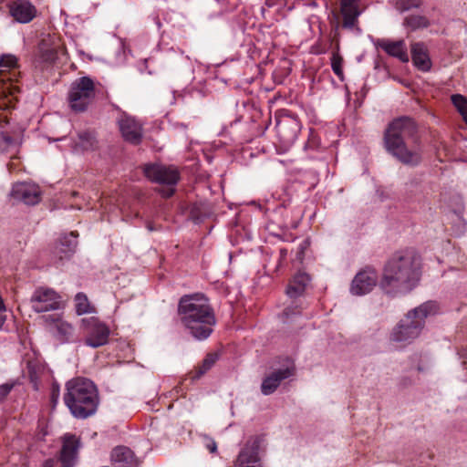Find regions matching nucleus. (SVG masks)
Returning <instances> with one entry per match:
<instances>
[{"label":"nucleus","mask_w":467,"mask_h":467,"mask_svg":"<svg viewBox=\"0 0 467 467\" xmlns=\"http://www.w3.org/2000/svg\"><path fill=\"white\" fill-rule=\"evenodd\" d=\"M421 275V257L411 248L395 252L385 262L379 287L391 296L406 294L416 287Z\"/></svg>","instance_id":"1"},{"label":"nucleus","mask_w":467,"mask_h":467,"mask_svg":"<svg viewBox=\"0 0 467 467\" xmlns=\"http://www.w3.org/2000/svg\"><path fill=\"white\" fill-rule=\"evenodd\" d=\"M383 140L387 151L403 164L416 166L421 161L420 139L413 119L407 116L394 119L388 124Z\"/></svg>","instance_id":"2"},{"label":"nucleus","mask_w":467,"mask_h":467,"mask_svg":"<svg viewBox=\"0 0 467 467\" xmlns=\"http://www.w3.org/2000/svg\"><path fill=\"white\" fill-rule=\"evenodd\" d=\"M178 315L185 329L198 340L208 338L216 324L209 299L202 294L182 296L178 304Z\"/></svg>","instance_id":"3"},{"label":"nucleus","mask_w":467,"mask_h":467,"mask_svg":"<svg viewBox=\"0 0 467 467\" xmlns=\"http://www.w3.org/2000/svg\"><path fill=\"white\" fill-rule=\"evenodd\" d=\"M63 400L75 418L87 419L96 413L99 404V394L98 388L90 379L78 377L66 383Z\"/></svg>","instance_id":"4"},{"label":"nucleus","mask_w":467,"mask_h":467,"mask_svg":"<svg viewBox=\"0 0 467 467\" xmlns=\"http://www.w3.org/2000/svg\"><path fill=\"white\" fill-rule=\"evenodd\" d=\"M437 309V304L430 301L410 311L393 329L391 340L407 343L418 337L424 326L425 318L436 313Z\"/></svg>","instance_id":"5"},{"label":"nucleus","mask_w":467,"mask_h":467,"mask_svg":"<svg viewBox=\"0 0 467 467\" xmlns=\"http://www.w3.org/2000/svg\"><path fill=\"white\" fill-rule=\"evenodd\" d=\"M96 84L88 77H81L72 82L68 91V103L76 112L85 111L96 97Z\"/></svg>","instance_id":"6"},{"label":"nucleus","mask_w":467,"mask_h":467,"mask_svg":"<svg viewBox=\"0 0 467 467\" xmlns=\"http://www.w3.org/2000/svg\"><path fill=\"white\" fill-rule=\"evenodd\" d=\"M81 326L85 332V343L92 348L104 346L109 341V327L96 317L81 319Z\"/></svg>","instance_id":"7"},{"label":"nucleus","mask_w":467,"mask_h":467,"mask_svg":"<svg viewBox=\"0 0 467 467\" xmlns=\"http://www.w3.org/2000/svg\"><path fill=\"white\" fill-rule=\"evenodd\" d=\"M30 304L36 313L57 310L61 307V296L52 288L39 286L33 292Z\"/></svg>","instance_id":"8"},{"label":"nucleus","mask_w":467,"mask_h":467,"mask_svg":"<svg viewBox=\"0 0 467 467\" xmlns=\"http://www.w3.org/2000/svg\"><path fill=\"white\" fill-rule=\"evenodd\" d=\"M264 441V436H251L240 451L234 467H263L259 451Z\"/></svg>","instance_id":"9"},{"label":"nucleus","mask_w":467,"mask_h":467,"mask_svg":"<svg viewBox=\"0 0 467 467\" xmlns=\"http://www.w3.org/2000/svg\"><path fill=\"white\" fill-rule=\"evenodd\" d=\"M143 171L150 181L160 184L175 185L180 180V172L173 166L147 164Z\"/></svg>","instance_id":"10"},{"label":"nucleus","mask_w":467,"mask_h":467,"mask_svg":"<svg viewBox=\"0 0 467 467\" xmlns=\"http://www.w3.org/2000/svg\"><path fill=\"white\" fill-rule=\"evenodd\" d=\"M286 362L287 364L284 368L274 370L263 379L261 391L264 395H271L277 389L283 380L295 376L296 366L294 362L289 359Z\"/></svg>","instance_id":"11"},{"label":"nucleus","mask_w":467,"mask_h":467,"mask_svg":"<svg viewBox=\"0 0 467 467\" xmlns=\"http://www.w3.org/2000/svg\"><path fill=\"white\" fill-rule=\"evenodd\" d=\"M379 276L377 271L370 266L360 270L353 278L350 292L355 296L369 293L377 285Z\"/></svg>","instance_id":"12"},{"label":"nucleus","mask_w":467,"mask_h":467,"mask_svg":"<svg viewBox=\"0 0 467 467\" xmlns=\"http://www.w3.org/2000/svg\"><path fill=\"white\" fill-rule=\"evenodd\" d=\"M275 129L280 140L284 143H292L300 131L299 120L289 114L276 116Z\"/></svg>","instance_id":"13"},{"label":"nucleus","mask_w":467,"mask_h":467,"mask_svg":"<svg viewBox=\"0 0 467 467\" xmlns=\"http://www.w3.org/2000/svg\"><path fill=\"white\" fill-rule=\"evenodd\" d=\"M11 196L14 200L27 205L37 204L41 200L39 186L30 182H18L14 184Z\"/></svg>","instance_id":"14"},{"label":"nucleus","mask_w":467,"mask_h":467,"mask_svg":"<svg viewBox=\"0 0 467 467\" xmlns=\"http://www.w3.org/2000/svg\"><path fill=\"white\" fill-rule=\"evenodd\" d=\"M118 124L121 135L126 141L134 145L140 143L142 139V126L135 118L123 115L119 118Z\"/></svg>","instance_id":"15"},{"label":"nucleus","mask_w":467,"mask_h":467,"mask_svg":"<svg viewBox=\"0 0 467 467\" xmlns=\"http://www.w3.org/2000/svg\"><path fill=\"white\" fill-rule=\"evenodd\" d=\"M11 16L19 23H29L36 15V8L28 0H16L8 5Z\"/></svg>","instance_id":"16"},{"label":"nucleus","mask_w":467,"mask_h":467,"mask_svg":"<svg viewBox=\"0 0 467 467\" xmlns=\"http://www.w3.org/2000/svg\"><path fill=\"white\" fill-rule=\"evenodd\" d=\"M79 440L75 435H66L60 451L62 467H73L77 462Z\"/></svg>","instance_id":"17"},{"label":"nucleus","mask_w":467,"mask_h":467,"mask_svg":"<svg viewBox=\"0 0 467 467\" xmlns=\"http://www.w3.org/2000/svg\"><path fill=\"white\" fill-rule=\"evenodd\" d=\"M42 319L45 324L52 330H56V336L63 342L67 341L73 335L74 327L67 321L62 319L59 315H47L43 316Z\"/></svg>","instance_id":"18"},{"label":"nucleus","mask_w":467,"mask_h":467,"mask_svg":"<svg viewBox=\"0 0 467 467\" xmlns=\"http://www.w3.org/2000/svg\"><path fill=\"white\" fill-rule=\"evenodd\" d=\"M359 0H341L340 12L343 16V27L351 29L356 26L360 15Z\"/></svg>","instance_id":"19"},{"label":"nucleus","mask_w":467,"mask_h":467,"mask_svg":"<svg viewBox=\"0 0 467 467\" xmlns=\"http://www.w3.org/2000/svg\"><path fill=\"white\" fill-rule=\"evenodd\" d=\"M110 459L115 467H138L139 465L134 452L126 446L115 447L111 451Z\"/></svg>","instance_id":"20"},{"label":"nucleus","mask_w":467,"mask_h":467,"mask_svg":"<svg viewBox=\"0 0 467 467\" xmlns=\"http://www.w3.org/2000/svg\"><path fill=\"white\" fill-rule=\"evenodd\" d=\"M379 47L388 55L397 57L401 62L409 61L407 47L404 40L390 41L382 39L379 41Z\"/></svg>","instance_id":"21"},{"label":"nucleus","mask_w":467,"mask_h":467,"mask_svg":"<svg viewBox=\"0 0 467 467\" xmlns=\"http://www.w3.org/2000/svg\"><path fill=\"white\" fill-rule=\"evenodd\" d=\"M411 58L415 67L421 71H428L431 67V61L427 47L423 43L411 45Z\"/></svg>","instance_id":"22"},{"label":"nucleus","mask_w":467,"mask_h":467,"mask_svg":"<svg viewBox=\"0 0 467 467\" xmlns=\"http://www.w3.org/2000/svg\"><path fill=\"white\" fill-rule=\"evenodd\" d=\"M310 281V277L306 273H297L289 281L285 293L290 298H297L301 296Z\"/></svg>","instance_id":"23"},{"label":"nucleus","mask_w":467,"mask_h":467,"mask_svg":"<svg viewBox=\"0 0 467 467\" xmlns=\"http://www.w3.org/2000/svg\"><path fill=\"white\" fill-rule=\"evenodd\" d=\"M218 359V356L214 353H209L203 358L202 363L197 366L194 370L191 371L190 375L192 379H199L202 375H204L208 370L212 368V367L215 364Z\"/></svg>","instance_id":"24"},{"label":"nucleus","mask_w":467,"mask_h":467,"mask_svg":"<svg viewBox=\"0 0 467 467\" xmlns=\"http://www.w3.org/2000/svg\"><path fill=\"white\" fill-rule=\"evenodd\" d=\"M98 147L95 135L89 131L78 133V140L76 141V149L81 150H94Z\"/></svg>","instance_id":"25"},{"label":"nucleus","mask_w":467,"mask_h":467,"mask_svg":"<svg viewBox=\"0 0 467 467\" xmlns=\"http://www.w3.org/2000/svg\"><path fill=\"white\" fill-rule=\"evenodd\" d=\"M76 313L78 316L84 314L95 313V307L89 303L88 296L84 293H78L74 298Z\"/></svg>","instance_id":"26"},{"label":"nucleus","mask_w":467,"mask_h":467,"mask_svg":"<svg viewBox=\"0 0 467 467\" xmlns=\"http://www.w3.org/2000/svg\"><path fill=\"white\" fill-rule=\"evenodd\" d=\"M404 25L410 30L427 27L430 23L426 16L419 15L408 16L404 20Z\"/></svg>","instance_id":"27"},{"label":"nucleus","mask_w":467,"mask_h":467,"mask_svg":"<svg viewBox=\"0 0 467 467\" xmlns=\"http://www.w3.org/2000/svg\"><path fill=\"white\" fill-rule=\"evenodd\" d=\"M78 234H75L74 232H71L68 235H65L59 239L61 246H66L65 256H70L77 246V238Z\"/></svg>","instance_id":"28"},{"label":"nucleus","mask_w":467,"mask_h":467,"mask_svg":"<svg viewBox=\"0 0 467 467\" xmlns=\"http://www.w3.org/2000/svg\"><path fill=\"white\" fill-rule=\"evenodd\" d=\"M451 102L467 124V99L462 95L455 94L451 96Z\"/></svg>","instance_id":"29"},{"label":"nucleus","mask_w":467,"mask_h":467,"mask_svg":"<svg viewBox=\"0 0 467 467\" xmlns=\"http://www.w3.org/2000/svg\"><path fill=\"white\" fill-rule=\"evenodd\" d=\"M17 58L10 54L3 55L0 58V74L16 68Z\"/></svg>","instance_id":"30"},{"label":"nucleus","mask_w":467,"mask_h":467,"mask_svg":"<svg viewBox=\"0 0 467 467\" xmlns=\"http://www.w3.org/2000/svg\"><path fill=\"white\" fill-rule=\"evenodd\" d=\"M422 0H397L396 6L401 12L419 7Z\"/></svg>","instance_id":"31"},{"label":"nucleus","mask_w":467,"mask_h":467,"mask_svg":"<svg viewBox=\"0 0 467 467\" xmlns=\"http://www.w3.org/2000/svg\"><path fill=\"white\" fill-rule=\"evenodd\" d=\"M342 65H343V58L339 55L334 54L332 58H331V67H332L333 72L339 78H343Z\"/></svg>","instance_id":"32"},{"label":"nucleus","mask_w":467,"mask_h":467,"mask_svg":"<svg viewBox=\"0 0 467 467\" xmlns=\"http://www.w3.org/2000/svg\"><path fill=\"white\" fill-rule=\"evenodd\" d=\"M303 306L301 305H292L284 309L283 316L286 318H289L293 316L301 314Z\"/></svg>","instance_id":"33"},{"label":"nucleus","mask_w":467,"mask_h":467,"mask_svg":"<svg viewBox=\"0 0 467 467\" xmlns=\"http://www.w3.org/2000/svg\"><path fill=\"white\" fill-rule=\"evenodd\" d=\"M13 388L14 384L12 383L0 385V402H2L7 397Z\"/></svg>","instance_id":"34"},{"label":"nucleus","mask_w":467,"mask_h":467,"mask_svg":"<svg viewBox=\"0 0 467 467\" xmlns=\"http://www.w3.org/2000/svg\"><path fill=\"white\" fill-rule=\"evenodd\" d=\"M59 395V386L57 384H53L50 390V400L53 406H56V404L57 403Z\"/></svg>","instance_id":"35"},{"label":"nucleus","mask_w":467,"mask_h":467,"mask_svg":"<svg viewBox=\"0 0 467 467\" xmlns=\"http://www.w3.org/2000/svg\"><path fill=\"white\" fill-rule=\"evenodd\" d=\"M42 58L47 62H54L57 59V52L54 49H47L43 51Z\"/></svg>","instance_id":"36"},{"label":"nucleus","mask_w":467,"mask_h":467,"mask_svg":"<svg viewBox=\"0 0 467 467\" xmlns=\"http://www.w3.org/2000/svg\"><path fill=\"white\" fill-rule=\"evenodd\" d=\"M204 441H205L206 449L212 453L216 452L217 444H216L215 441L212 438H209L208 436H204Z\"/></svg>","instance_id":"37"},{"label":"nucleus","mask_w":467,"mask_h":467,"mask_svg":"<svg viewBox=\"0 0 467 467\" xmlns=\"http://www.w3.org/2000/svg\"><path fill=\"white\" fill-rule=\"evenodd\" d=\"M66 246H61L60 242H58L57 245L55 248V254L58 257V260H63L64 258H67L68 256H65Z\"/></svg>","instance_id":"38"},{"label":"nucleus","mask_w":467,"mask_h":467,"mask_svg":"<svg viewBox=\"0 0 467 467\" xmlns=\"http://www.w3.org/2000/svg\"><path fill=\"white\" fill-rule=\"evenodd\" d=\"M308 244L306 241H305L304 243H302L300 244V247H299V251H298V254H297V258L299 260H302L303 259V255H304V251L305 249L307 247Z\"/></svg>","instance_id":"39"},{"label":"nucleus","mask_w":467,"mask_h":467,"mask_svg":"<svg viewBox=\"0 0 467 467\" xmlns=\"http://www.w3.org/2000/svg\"><path fill=\"white\" fill-rule=\"evenodd\" d=\"M0 139L3 140V141L5 143V145H10L13 142V140L8 135H5L4 133L0 134Z\"/></svg>","instance_id":"40"},{"label":"nucleus","mask_w":467,"mask_h":467,"mask_svg":"<svg viewBox=\"0 0 467 467\" xmlns=\"http://www.w3.org/2000/svg\"><path fill=\"white\" fill-rule=\"evenodd\" d=\"M0 311H5V304H4L1 296H0Z\"/></svg>","instance_id":"41"},{"label":"nucleus","mask_w":467,"mask_h":467,"mask_svg":"<svg viewBox=\"0 0 467 467\" xmlns=\"http://www.w3.org/2000/svg\"><path fill=\"white\" fill-rule=\"evenodd\" d=\"M173 193H174V190L173 189H170L165 193V197H171Z\"/></svg>","instance_id":"42"},{"label":"nucleus","mask_w":467,"mask_h":467,"mask_svg":"<svg viewBox=\"0 0 467 467\" xmlns=\"http://www.w3.org/2000/svg\"><path fill=\"white\" fill-rule=\"evenodd\" d=\"M286 254H287V252H286V250H285V249H281V250H280V256H281L282 258H285V257L286 256Z\"/></svg>","instance_id":"43"},{"label":"nucleus","mask_w":467,"mask_h":467,"mask_svg":"<svg viewBox=\"0 0 467 467\" xmlns=\"http://www.w3.org/2000/svg\"><path fill=\"white\" fill-rule=\"evenodd\" d=\"M45 466L46 467H51L52 466V460H47L45 462Z\"/></svg>","instance_id":"44"}]
</instances>
